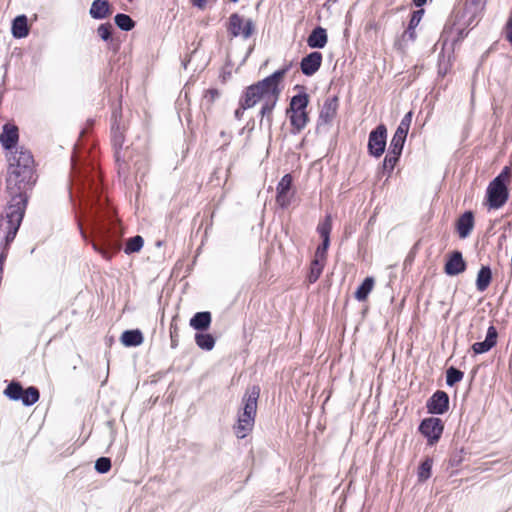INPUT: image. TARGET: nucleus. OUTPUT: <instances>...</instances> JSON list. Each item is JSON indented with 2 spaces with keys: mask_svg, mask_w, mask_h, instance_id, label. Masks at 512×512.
<instances>
[{
  "mask_svg": "<svg viewBox=\"0 0 512 512\" xmlns=\"http://www.w3.org/2000/svg\"><path fill=\"white\" fill-rule=\"evenodd\" d=\"M6 192L9 196L4 214L0 216V232H6L7 243L16 237L28 204V191L37 181L32 153L18 147L7 156Z\"/></svg>",
  "mask_w": 512,
  "mask_h": 512,
  "instance_id": "nucleus-1",
  "label": "nucleus"
},
{
  "mask_svg": "<svg viewBox=\"0 0 512 512\" xmlns=\"http://www.w3.org/2000/svg\"><path fill=\"white\" fill-rule=\"evenodd\" d=\"M288 71L289 66L276 70L264 79L247 86L240 96L246 107L254 108L261 104L259 110L260 122L265 120L269 127L272 126L273 111L280 98V85Z\"/></svg>",
  "mask_w": 512,
  "mask_h": 512,
  "instance_id": "nucleus-2",
  "label": "nucleus"
},
{
  "mask_svg": "<svg viewBox=\"0 0 512 512\" xmlns=\"http://www.w3.org/2000/svg\"><path fill=\"white\" fill-rule=\"evenodd\" d=\"M259 395L260 388L254 385L248 388L243 396V411L238 414L237 422L233 426L234 433L238 439L247 437L254 428Z\"/></svg>",
  "mask_w": 512,
  "mask_h": 512,
  "instance_id": "nucleus-3",
  "label": "nucleus"
},
{
  "mask_svg": "<svg viewBox=\"0 0 512 512\" xmlns=\"http://www.w3.org/2000/svg\"><path fill=\"white\" fill-rule=\"evenodd\" d=\"M332 231V217L326 215L317 225V232L322 239V244L315 251L314 259L310 263L306 280L309 284L315 283L321 276L327 260V251L330 245V234Z\"/></svg>",
  "mask_w": 512,
  "mask_h": 512,
  "instance_id": "nucleus-4",
  "label": "nucleus"
},
{
  "mask_svg": "<svg viewBox=\"0 0 512 512\" xmlns=\"http://www.w3.org/2000/svg\"><path fill=\"white\" fill-rule=\"evenodd\" d=\"M511 178V170L504 167L488 185L486 190L485 205L489 210H497L503 207L509 198L508 184Z\"/></svg>",
  "mask_w": 512,
  "mask_h": 512,
  "instance_id": "nucleus-5",
  "label": "nucleus"
},
{
  "mask_svg": "<svg viewBox=\"0 0 512 512\" xmlns=\"http://www.w3.org/2000/svg\"><path fill=\"white\" fill-rule=\"evenodd\" d=\"M310 102L309 95L302 91L294 95L286 109V115L290 122V132L294 135L300 134L310 122L309 112L307 107Z\"/></svg>",
  "mask_w": 512,
  "mask_h": 512,
  "instance_id": "nucleus-6",
  "label": "nucleus"
},
{
  "mask_svg": "<svg viewBox=\"0 0 512 512\" xmlns=\"http://www.w3.org/2000/svg\"><path fill=\"white\" fill-rule=\"evenodd\" d=\"M4 395L14 401L21 400L26 406L35 404L40 398L39 390L36 387L30 386L23 389L22 385L16 381H12L7 385Z\"/></svg>",
  "mask_w": 512,
  "mask_h": 512,
  "instance_id": "nucleus-7",
  "label": "nucleus"
},
{
  "mask_svg": "<svg viewBox=\"0 0 512 512\" xmlns=\"http://www.w3.org/2000/svg\"><path fill=\"white\" fill-rule=\"evenodd\" d=\"M125 132V125H122L117 117L114 116V121L111 126V143L119 173H127V164L125 161H121V150L125 143Z\"/></svg>",
  "mask_w": 512,
  "mask_h": 512,
  "instance_id": "nucleus-8",
  "label": "nucleus"
},
{
  "mask_svg": "<svg viewBox=\"0 0 512 512\" xmlns=\"http://www.w3.org/2000/svg\"><path fill=\"white\" fill-rule=\"evenodd\" d=\"M227 31L231 37L250 38L255 31V24L252 19H245L238 13H232L227 23Z\"/></svg>",
  "mask_w": 512,
  "mask_h": 512,
  "instance_id": "nucleus-9",
  "label": "nucleus"
},
{
  "mask_svg": "<svg viewBox=\"0 0 512 512\" xmlns=\"http://www.w3.org/2000/svg\"><path fill=\"white\" fill-rule=\"evenodd\" d=\"M443 431L444 423L437 417L425 418L419 425V432L427 439L429 446H434L439 442Z\"/></svg>",
  "mask_w": 512,
  "mask_h": 512,
  "instance_id": "nucleus-10",
  "label": "nucleus"
},
{
  "mask_svg": "<svg viewBox=\"0 0 512 512\" xmlns=\"http://www.w3.org/2000/svg\"><path fill=\"white\" fill-rule=\"evenodd\" d=\"M92 247L104 259L110 260L118 249V243L109 235L108 229L102 227L97 233V239L92 242Z\"/></svg>",
  "mask_w": 512,
  "mask_h": 512,
  "instance_id": "nucleus-11",
  "label": "nucleus"
},
{
  "mask_svg": "<svg viewBox=\"0 0 512 512\" xmlns=\"http://www.w3.org/2000/svg\"><path fill=\"white\" fill-rule=\"evenodd\" d=\"M386 139L387 128L384 124H379L369 134L368 151L370 155L380 157L385 151Z\"/></svg>",
  "mask_w": 512,
  "mask_h": 512,
  "instance_id": "nucleus-12",
  "label": "nucleus"
},
{
  "mask_svg": "<svg viewBox=\"0 0 512 512\" xmlns=\"http://www.w3.org/2000/svg\"><path fill=\"white\" fill-rule=\"evenodd\" d=\"M293 177L291 174H285L276 187V203L281 208H287L294 198L295 192L292 190Z\"/></svg>",
  "mask_w": 512,
  "mask_h": 512,
  "instance_id": "nucleus-13",
  "label": "nucleus"
},
{
  "mask_svg": "<svg viewBox=\"0 0 512 512\" xmlns=\"http://www.w3.org/2000/svg\"><path fill=\"white\" fill-rule=\"evenodd\" d=\"M339 108V99L336 96L325 99L318 117V125H330L336 118Z\"/></svg>",
  "mask_w": 512,
  "mask_h": 512,
  "instance_id": "nucleus-14",
  "label": "nucleus"
},
{
  "mask_svg": "<svg viewBox=\"0 0 512 512\" xmlns=\"http://www.w3.org/2000/svg\"><path fill=\"white\" fill-rule=\"evenodd\" d=\"M426 408L430 414H444L449 410V396L445 391L437 390L427 400Z\"/></svg>",
  "mask_w": 512,
  "mask_h": 512,
  "instance_id": "nucleus-15",
  "label": "nucleus"
},
{
  "mask_svg": "<svg viewBox=\"0 0 512 512\" xmlns=\"http://www.w3.org/2000/svg\"><path fill=\"white\" fill-rule=\"evenodd\" d=\"M323 61V55L321 52H311L307 56L303 57L300 62L301 72L306 76L314 75L321 67Z\"/></svg>",
  "mask_w": 512,
  "mask_h": 512,
  "instance_id": "nucleus-16",
  "label": "nucleus"
},
{
  "mask_svg": "<svg viewBox=\"0 0 512 512\" xmlns=\"http://www.w3.org/2000/svg\"><path fill=\"white\" fill-rule=\"evenodd\" d=\"M19 141V130L14 124L6 123L0 133V144L5 150H12Z\"/></svg>",
  "mask_w": 512,
  "mask_h": 512,
  "instance_id": "nucleus-17",
  "label": "nucleus"
},
{
  "mask_svg": "<svg viewBox=\"0 0 512 512\" xmlns=\"http://www.w3.org/2000/svg\"><path fill=\"white\" fill-rule=\"evenodd\" d=\"M466 269V263L463 259L462 253L460 251H454L450 254L447 262L444 266V271L449 276H455Z\"/></svg>",
  "mask_w": 512,
  "mask_h": 512,
  "instance_id": "nucleus-18",
  "label": "nucleus"
},
{
  "mask_svg": "<svg viewBox=\"0 0 512 512\" xmlns=\"http://www.w3.org/2000/svg\"><path fill=\"white\" fill-rule=\"evenodd\" d=\"M475 225L474 214L472 211L464 212L456 221V231L460 238H467Z\"/></svg>",
  "mask_w": 512,
  "mask_h": 512,
  "instance_id": "nucleus-19",
  "label": "nucleus"
},
{
  "mask_svg": "<svg viewBox=\"0 0 512 512\" xmlns=\"http://www.w3.org/2000/svg\"><path fill=\"white\" fill-rule=\"evenodd\" d=\"M498 332L497 329L491 325L486 334V338L482 342H476L472 345V350L475 354H483L488 352L497 344Z\"/></svg>",
  "mask_w": 512,
  "mask_h": 512,
  "instance_id": "nucleus-20",
  "label": "nucleus"
},
{
  "mask_svg": "<svg viewBox=\"0 0 512 512\" xmlns=\"http://www.w3.org/2000/svg\"><path fill=\"white\" fill-rule=\"evenodd\" d=\"M328 42L326 29L316 27L307 38V45L310 48H324Z\"/></svg>",
  "mask_w": 512,
  "mask_h": 512,
  "instance_id": "nucleus-21",
  "label": "nucleus"
},
{
  "mask_svg": "<svg viewBox=\"0 0 512 512\" xmlns=\"http://www.w3.org/2000/svg\"><path fill=\"white\" fill-rule=\"evenodd\" d=\"M112 14L111 5L107 0H94L91 8L90 15L94 19H104Z\"/></svg>",
  "mask_w": 512,
  "mask_h": 512,
  "instance_id": "nucleus-22",
  "label": "nucleus"
},
{
  "mask_svg": "<svg viewBox=\"0 0 512 512\" xmlns=\"http://www.w3.org/2000/svg\"><path fill=\"white\" fill-rule=\"evenodd\" d=\"M221 92L217 88H210L203 92L200 107L205 112H211L213 110L216 100L220 97Z\"/></svg>",
  "mask_w": 512,
  "mask_h": 512,
  "instance_id": "nucleus-23",
  "label": "nucleus"
},
{
  "mask_svg": "<svg viewBox=\"0 0 512 512\" xmlns=\"http://www.w3.org/2000/svg\"><path fill=\"white\" fill-rule=\"evenodd\" d=\"M121 342L126 347H136L143 343V334L139 329L126 330L121 335Z\"/></svg>",
  "mask_w": 512,
  "mask_h": 512,
  "instance_id": "nucleus-24",
  "label": "nucleus"
},
{
  "mask_svg": "<svg viewBox=\"0 0 512 512\" xmlns=\"http://www.w3.org/2000/svg\"><path fill=\"white\" fill-rule=\"evenodd\" d=\"M212 322L211 313L208 311L197 312L190 319V326L195 330H207Z\"/></svg>",
  "mask_w": 512,
  "mask_h": 512,
  "instance_id": "nucleus-25",
  "label": "nucleus"
},
{
  "mask_svg": "<svg viewBox=\"0 0 512 512\" xmlns=\"http://www.w3.org/2000/svg\"><path fill=\"white\" fill-rule=\"evenodd\" d=\"M492 272L489 266H482L477 274L476 287L480 292H484L490 285Z\"/></svg>",
  "mask_w": 512,
  "mask_h": 512,
  "instance_id": "nucleus-26",
  "label": "nucleus"
},
{
  "mask_svg": "<svg viewBox=\"0 0 512 512\" xmlns=\"http://www.w3.org/2000/svg\"><path fill=\"white\" fill-rule=\"evenodd\" d=\"M12 33L16 38L26 37L29 33L27 17L25 15L17 16L12 23Z\"/></svg>",
  "mask_w": 512,
  "mask_h": 512,
  "instance_id": "nucleus-27",
  "label": "nucleus"
},
{
  "mask_svg": "<svg viewBox=\"0 0 512 512\" xmlns=\"http://www.w3.org/2000/svg\"><path fill=\"white\" fill-rule=\"evenodd\" d=\"M374 278L373 277H366L364 281L361 283V285L357 288L355 291V298L358 301H366L368 298V295L371 293V291L374 288Z\"/></svg>",
  "mask_w": 512,
  "mask_h": 512,
  "instance_id": "nucleus-28",
  "label": "nucleus"
},
{
  "mask_svg": "<svg viewBox=\"0 0 512 512\" xmlns=\"http://www.w3.org/2000/svg\"><path fill=\"white\" fill-rule=\"evenodd\" d=\"M401 154L402 153L397 151L388 150V153L386 154L383 161V171L388 177L391 176L395 166L399 161Z\"/></svg>",
  "mask_w": 512,
  "mask_h": 512,
  "instance_id": "nucleus-29",
  "label": "nucleus"
},
{
  "mask_svg": "<svg viewBox=\"0 0 512 512\" xmlns=\"http://www.w3.org/2000/svg\"><path fill=\"white\" fill-rule=\"evenodd\" d=\"M433 459L426 457L418 467L417 477L419 482L427 481L432 474Z\"/></svg>",
  "mask_w": 512,
  "mask_h": 512,
  "instance_id": "nucleus-30",
  "label": "nucleus"
},
{
  "mask_svg": "<svg viewBox=\"0 0 512 512\" xmlns=\"http://www.w3.org/2000/svg\"><path fill=\"white\" fill-rule=\"evenodd\" d=\"M197 346L203 350H212L215 345V339L211 334L198 333L195 335Z\"/></svg>",
  "mask_w": 512,
  "mask_h": 512,
  "instance_id": "nucleus-31",
  "label": "nucleus"
},
{
  "mask_svg": "<svg viewBox=\"0 0 512 512\" xmlns=\"http://www.w3.org/2000/svg\"><path fill=\"white\" fill-rule=\"evenodd\" d=\"M114 20L116 25L124 31H130L135 26V22L127 14L119 13L115 16Z\"/></svg>",
  "mask_w": 512,
  "mask_h": 512,
  "instance_id": "nucleus-32",
  "label": "nucleus"
},
{
  "mask_svg": "<svg viewBox=\"0 0 512 512\" xmlns=\"http://www.w3.org/2000/svg\"><path fill=\"white\" fill-rule=\"evenodd\" d=\"M144 244V240L140 235H136L130 239H128L126 246H125V253L131 254L135 252H139Z\"/></svg>",
  "mask_w": 512,
  "mask_h": 512,
  "instance_id": "nucleus-33",
  "label": "nucleus"
},
{
  "mask_svg": "<svg viewBox=\"0 0 512 512\" xmlns=\"http://www.w3.org/2000/svg\"><path fill=\"white\" fill-rule=\"evenodd\" d=\"M178 318V315L173 316L169 327L172 348H176L179 344Z\"/></svg>",
  "mask_w": 512,
  "mask_h": 512,
  "instance_id": "nucleus-34",
  "label": "nucleus"
},
{
  "mask_svg": "<svg viewBox=\"0 0 512 512\" xmlns=\"http://www.w3.org/2000/svg\"><path fill=\"white\" fill-rule=\"evenodd\" d=\"M464 377V373L455 367H450L446 371V383L448 386H454L460 382Z\"/></svg>",
  "mask_w": 512,
  "mask_h": 512,
  "instance_id": "nucleus-35",
  "label": "nucleus"
},
{
  "mask_svg": "<svg viewBox=\"0 0 512 512\" xmlns=\"http://www.w3.org/2000/svg\"><path fill=\"white\" fill-rule=\"evenodd\" d=\"M412 118H413V112L412 111H409L408 113H406L400 124L398 125L397 129H396V133H399L402 134L403 136H406L408 135V132H409V129H410V126H411V123H412Z\"/></svg>",
  "mask_w": 512,
  "mask_h": 512,
  "instance_id": "nucleus-36",
  "label": "nucleus"
},
{
  "mask_svg": "<svg viewBox=\"0 0 512 512\" xmlns=\"http://www.w3.org/2000/svg\"><path fill=\"white\" fill-rule=\"evenodd\" d=\"M406 138V136H403L402 134L399 135V133L395 132L390 142L389 150L402 153Z\"/></svg>",
  "mask_w": 512,
  "mask_h": 512,
  "instance_id": "nucleus-37",
  "label": "nucleus"
},
{
  "mask_svg": "<svg viewBox=\"0 0 512 512\" xmlns=\"http://www.w3.org/2000/svg\"><path fill=\"white\" fill-rule=\"evenodd\" d=\"M95 469L99 473H107L111 469V460L107 457H100L95 463Z\"/></svg>",
  "mask_w": 512,
  "mask_h": 512,
  "instance_id": "nucleus-38",
  "label": "nucleus"
},
{
  "mask_svg": "<svg viewBox=\"0 0 512 512\" xmlns=\"http://www.w3.org/2000/svg\"><path fill=\"white\" fill-rule=\"evenodd\" d=\"M97 33L104 41L109 40L112 35V25L110 23L101 24L97 29Z\"/></svg>",
  "mask_w": 512,
  "mask_h": 512,
  "instance_id": "nucleus-39",
  "label": "nucleus"
},
{
  "mask_svg": "<svg viewBox=\"0 0 512 512\" xmlns=\"http://www.w3.org/2000/svg\"><path fill=\"white\" fill-rule=\"evenodd\" d=\"M423 15H424V9H419V10L414 11L411 15V19L409 21L408 26L416 28L419 25Z\"/></svg>",
  "mask_w": 512,
  "mask_h": 512,
  "instance_id": "nucleus-40",
  "label": "nucleus"
},
{
  "mask_svg": "<svg viewBox=\"0 0 512 512\" xmlns=\"http://www.w3.org/2000/svg\"><path fill=\"white\" fill-rule=\"evenodd\" d=\"M505 39L512 46V13L509 15L508 20L503 28Z\"/></svg>",
  "mask_w": 512,
  "mask_h": 512,
  "instance_id": "nucleus-41",
  "label": "nucleus"
},
{
  "mask_svg": "<svg viewBox=\"0 0 512 512\" xmlns=\"http://www.w3.org/2000/svg\"><path fill=\"white\" fill-rule=\"evenodd\" d=\"M135 166L137 169V173L141 171L142 175H145L149 169V161L146 157H142L135 163Z\"/></svg>",
  "mask_w": 512,
  "mask_h": 512,
  "instance_id": "nucleus-42",
  "label": "nucleus"
},
{
  "mask_svg": "<svg viewBox=\"0 0 512 512\" xmlns=\"http://www.w3.org/2000/svg\"><path fill=\"white\" fill-rule=\"evenodd\" d=\"M248 109H251L250 107H246L245 104H244V100L240 97L239 98V103H238V108L235 110L234 112V116L237 120H241L244 116V112Z\"/></svg>",
  "mask_w": 512,
  "mask_h": 512,
  "instance_id": "nucleus-43",
  "label": "nucleus"
},
{
  "mask_svg": "<svg viewBox=\"0 0 512 512\" xmlns=\"http://www.w3.org/2000/svg\"><path fill=\"white\" fill-rule=\"evenodd\" d=\"M463 462V456L461 452L453 454L449 461H448V467L456 468L460 466V464Z\"/></svg>",
  "mask_w": 512,
  "mask_h": 512,
  "instance_id": "nucleus-44",
  "label": "nucleus"
},
{
  "mask_svg": "<svg viewBox=\"0 0 512 512\" xmlns=\"http://www.w3.org/2000/svg\"><path fill=\"white\" fill-rule=\"evenodd\" d=\"M415 29H416L415 27L408 26L407 29L404 31L402 38L403 39L407 38L410 41H414L416 39Z\"/></svg>",
  "mask_w": 512,
  "mask_h": 512,
  "instance_id": "nucleus-45",
  "label": "nucleus"
},
{
  "mask_svg": "<svg viewBox=\"0 0 512 512\" xmlns=\"http://www.w3.org/2000/svg\"><path fill=\"white\" fill-rule=\"evenodd\" d=\"M192 4L200 9L206 6L207 0H191Z\"/></svg>",
  "mask_w": 512,
  "mask_h": 512,
  "instance_id": "nucleus-46",
  "label": "nucleus"
},
{
  "mask_svg": "<svg viewBox=\"0 0 512 512\" xmlns=\"http://www.w3.org/2000/svg\"><path fill=\"white\" fill-rule=\"evenodd\" d=\"M427 0H413V3L417 6V7H422L424 4H426Z\"/></svg>",
  "mask_w": 512,
  "mask_h": 512,
  "instance_id": "nucleus-47",
  "label": "nucleus"
},
{
  "mask_svg": "<svg viewBox=\"0 0 512 512\" xmlns=\"http://www.w3.org/2000/svg\"><path fill=\"white\" fill-rule=\"evenodd\" d=\"M367 27H368V28H371V29H372V28L376 29V28H377V24H376L375 22H371V23H369V24H368V26H367Z\"/></svg>",
  "mask_w": 512,
  "mask_h": 512,
  "instance_id": "nucleus-48",
  "label": "nucleus"
}]
</instances>
